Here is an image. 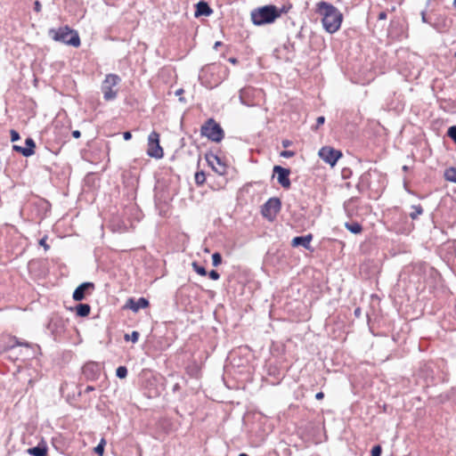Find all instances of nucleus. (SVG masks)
Segmentation results:
<instances>
[{"label": "nucleus", "instance_id": "cd10ccee", "mask_svg": "<svg viewBox=\"0 0 456 456\" xmlns=\"http://www.w3.org/2000/svg\"><path fill=\"white\" fill-rule=\"evenodd\" d=\"M381 454V447L379 445H376L371 450L370 456H380Z\"/></svg>", "mask_w": 456, "mask_h": 456}, {"label": "nucleus", "instance_id": "bb28decb", "mask_svg": "<svg viewBox=\"0 0 456 456\" xmlns=\"http://www.w3.org/2000/svg\"><path fill=\"white\" fill-rule=\"evenodd\" d=\"M447 134L456 142V126H451Z\"/></svg>", "mask_w": 456, "mask_h": 456}, {"label": "nucleus", "instance_id": "6e6552de", "mask_svg": "<svg viewBox=\"0 0 456 456\" xmlns=\"http://www.w3.org/2000/svg\"><path fill=\"white\" fill-rule=\"evenodd\" d=\"M320 158L331 167L335 166L339 158L342 157V153L330 147H322L319 151Z\"/></svg>", "mask_w": 456, "mask_h": 456}, {"label": "nucleus", "instance_id": "ea45409f", "mask_svg": "<svg viewBox=\"0 0 456 456\" xmlns=\"http://www.w3.org/2000/svg\"><path fill=\"white\" fill-rule=\"evenodd\" d=\"M183 93V89L180 88L175 91V95L180 96Z\"/></svg>", "mask_w": 456, "mask_h": 456}, {"label": "nucleus", "instance_id": "ddd939ff", "mask_svg": "<svg viewBox=\"0 0 456 456\" xmlns=\"http://www.w3.org/2000/svg\"><path fill=\"white\" fill-rule=\"evenodd\" d=\"M312 239V234H307L305 236H297L292 239L291 245L293 247L302 246L303 248L308 249L310 248V242Z\"/></svg>", "mask_w": 456, "mask_h": 456}, {"label": "nucleus", "instance_id": "72a5a7b5", "mask_svg": "<svg viewBox=\"0 0 456 456\" xmlns=\"http://www.w3.org/2000/svg\"><path fill=\"white\" fill-rule=\"evenodd\" d=\"M35 11L39 12L41 11V4L39 1H36L35 2V7H34Z\"/></svg>", "mask_w": 456, "mask_h": 456}, {"label": "nucleus", "instance_id": "dca6fc26", "mask_svg": "<svg viewBox=\"0 0 456 456\" xmlns=\"http://www.w3.org/2000/svg\"><path fill=\"white\" fill-rule=\"evenodd\" d=\"M345 226L349 232H351L354 234H358L362 230V225L357 222L346 223Z\"/></svg>", "mask_w": 456, "mask_h": 456}, {"label": "nucleus", "instance_id": "c03bdc74", "mask_svg": "<svg viewBox=\"0 0 456 456\" xmlns=\"http://www.w3.org/2000/svg\"><path fill=\"white\" fill-rule=\"evenodd\" d=\"M359 313H360V309H359V308H357V309L354 311V314H355L356 315H358V314H359Z\"/></svg>", "mask_w": 456, "mask_h": 456}, {"label": "nucleus", "instance_id": "f257e3e1", "mask_svg": "<svg viewBox=\"0 0 456 456\" xmlns=\"http://www.w3.org/2000/svg\"><path fill=\"white\" fill-rule=\"evenodd\" d=\"M317 12L322 15V26L328 33L333 34L339 29L343 16L335 6L327 2H320Z\"/></svg>", "mask_w": 456, "mask_h": 456}, {"label": "nucleus", "instance_id": "2f4dec72", "mask_svg": "<svg viewBox=\"0 0 456 456\" xmlns=\"http://www.w3.org/2000/svg\"><path fill=\"white\" fill-rule=\"evenodd\" d=\"M325 121V118L321 116V117H318L317 119H316V128H318V126H320L321 125H322Z\"/></svg>", "mask_w": 456, "mask_h": 456}, {"label": "nucleus", "instance_id": "393cba45", "mask_svg": "<svg viewBox=\"0 0 456 456\" xmlns=\"http://www.w3.org/2000/svg\"><path fill=\"white\" fill-rule=\"evenodd\" d=\"M222 263V256L220 253L216 252L212 255V264L214 266H218Z\"/></svg>", "mask_w": 456, "mask_h": 456}, {"label": "nucleus", "instance_id": "1a4fd4ad", "mask_svg": "<svg viewBox=\"0 0 456 456\" xmlns=\"http://www.w3.org/2000/svg\"><path fill=\"white\" fill-rule=\"evenodd\" d=\"M273 174L277 175V181L283 188L289 189L290 187L289 169L281 166H274Z\"/></svg>", "mask_w": 456, "mask_h": 456}, {"label": "nucleus", "instance_id": "49530a36", "mask_svg": "<svg viewBox=\"0 0 456 456\" xmlns=\"http://www.w3.org/2000/svg\"><path fill=\"white\" fill-rule=\"evenodd\" d=\"M180 102H184V99L183 97L179 98Z\"/></svg>", "mask_w": 456, "mask_h": 456}, {"label": "nucleus", "instance_id": "20e7f679", "mask_svg": "<svg viewBox=\"0 0 456 456\" xmlns=\"http://www.w3.org/2000/svg\"><path fill=\"white\" fill-rule=\"evenodd\" d=\"M201 134L212 142H219L224 138V130L213 118H209L200 129Z\"/></svg>", "mask_w": 456, "mask_h": 456}, {"label": "nucleus", "instance_id": "37998d69", "mask_svg": "<svg viewBox=\"0 0 456 456\" xmlns=\"http://www.w3.org/2000/svg\"><path fill=\"white\" fill-rule=\"evenodd\" d=\"M220 45H221V42H216V43L215 44V48H217Z\"/></svg>", "mask_w": 456, "mask_h": 456}, {"label": "nucleus", "instance_id": "4c0bfd02", "mask_svg": "<svg viewBox=\"0 0 456 456\" xmlns=\"http://www.w3.org/2000/svg\"><path fill=\"white\" fill-rule=\"evenodd\" d=\"M16 345H17V346H20L29 347V344H28V343H22V342H19V341H17V342H16Z\"/></svg>", "mask_w": 456, "mask_h": 456}, {"label": "nucleus", "instance_id": "a878e982", "mask_svg": "<svg viewBox=\"0 0 456 456\" xmlns=\"http://www.w3.org/2000/svg\"><path fill=\"white\" fill-rule=\"evenodd\" d=\"M213 159H214V160H216V161L219 164V166H220V168H216V167H213V168L215 169V171H216V172H217V173H218V174H220V175L224 174V169H225V167H224V165H222V164H221V160H220V159H219V158H217L216 156H214V157H213Z\"/></svg>", "mask_w": 456, "mask_h": 456}, {"label": "nucleus", "instance_id": "b1692460", "mask_svg": "<svg viewBox=\"0 0 456 456\" xmlns=\"http://www.w3.org/2000/svg\"><path fill=\"white\" fill-rule=\"evenodd\" d=\"M116 375L119 379H125L127 375V369L125 366H119L116 370Z\"/></svg>", "mask_w": 456, "mask_h": 456}, {"label": "nucleus", "instance_id": "c756f323", "mask_svg": "<svg viewBox=\"0 0 456 456\" xmlns=\"http://www.w3.org/2000/svg\"><path fill=\"white\" fill-rule=\"evenodd\" d=\"M208 276H209L210 279H212L214 281H216V280H218L220 278L219 273L216 271H215V270L210 271L209 273H208Z\"/></svg>", "mask_w": 456, "mask_h": 456}, {"label": "nucleus", "instance_id": "aec40b11", "mask_svg": "<svg viewBox=\"0 0 456 456\" xmlns=\"http://www.w3.org/2000/svg\"><path fill=\"white\" fill-rule=\"evenodd\" d=\"M124 339L126 341H132L133 343H136L139 339V332L138 331H133L130 335L126 334L124 337Z\"/></svg>", "mask_w": 456, "mask_h": 456}, {"label": "nucleus", "instance_id": "f3484780", "mask_svg": "<svg viewBox=\"0 0 456 456\" xmlns=\"http://www.w3.org/2000/svg\"><path fill=\"white\" fill-rule=\"evenodd\" d=\"M411 209V211L409 213V216L412 220L417 219L423 213V208L420 205H412Z\"/></svg>", "mask_w": 456, "mask_h": 456}, {"label": "nucleus", "instance_id": "58836bf2", "mask_svg": "<svg viewBox=\"0 0 456 456\" xmlns=\"http://www.w3.org/2000/svg\"><path fill=\"white\" fill-rule=\"evenodd\" d=\"M94 387H92V386H88V387H86L85 392H86V393H88V392H91V391H94Z\"/></svg>", "mask_w": 456, "mask_h": 456}, {"label": "nucleus", "instance_id": "a18cd8bd", "mask_svg": "<svg viewBox=\"0 0 456 456\" xmlns=\"http://www.w3.org/2000/svg\"><path fill=\"white\" fill-rule=\"evenodd\" d=\"M239 456H248V455L246 453H240Z\"/></svg>", "mask_w": 456, "mask_h": 456}, {"label": "nucleus", "instance_id": "4468645a", "mask_svg": "<svg viewBox=\"0 0 456 456\" xmlns=\"http://www.w3.org/2000/svg\"><path fill=\"white\" fill-rule=\"evenodd\" d=\"M197 9L195 12V16L199 17L201 15L208 16L212 13V10L209 5L206 2H199L196 5Z\"/></svg>", "mask_w": 456, "mask_h": 456}, {"label": "nucleus", "instance_id": "7c9ffc66", "mask_svg": "<svg viewBox=\"0 0 456 456\" xmlns=\"http://www.w3.org/2000/svg\"><path fill=\"white\" fill-rule=\"evenodd\" d=\"M39 244L44 247L45 250H48L49 249V245L46 243V237H44L42 238L40 240H39Z\"/></svg>", "mask_w": 456, "mask_h": 456}, {"label": "nucleus", "instance_id": "e433bc0d", "mask_svg": "<svg viewBox=\"0 0 456 456\" xmlns=\"http://www.w3.org/2000/svg\"><path fill=\"white\" fill-rule=\"evenodd\" d=\"M324 397V394L322 392H318L316 395H315V398L317 400H322V398Z\"/></svg>", "mask_w": 456, "mask_h": 456}, {"label": "nucleus", "instance_id": "4be33fe9", "mask_svg": "<svg viewBox=\"0 0 456 456\" xmlns=\"http://www.w3.org/2000/svg\"><path fill=\"white\" fill-rule=\"evenodd\" d=\"M106 444V441L104 438H102L98 445L94 448V452L99 454L100 456H102L104 452V446Z\"/></svg>", "mask_w": 456, "mask_h": 456}, {"label": "nucleus", "instance_id": "0eeeda50", "mask_svg": "<svg viewBox=\"0 0 456 456\" xmlns=\"http://www.w3.org/2000/svg\"><path fill=\"white\" fill-rule=\"evenodd\" d=\"M281 205L278 198L269 199L262 208V215L270 221L273 220L281 209Z\"/></svg>", "mask_w": 456, "mask_h": 456}, {"label": "nucleus", "instance_id": "79ce46f5", "mask_svg": "<svg viewBox=\"0 0 456 456\" xmlns=\"http://www.w3.org/2000/svg\"><path fill=\"white\" fill-rule=\"evenodd\" d=\"M385 18H386V13L381 12V13L379 14V19H385Z\"/></svg>", "mask_w": 456, "mask_h": 456}, {"label": "nucleus", "instance_id": "7ed1b4c3", "mask_svg": "<svg viewBox=\"0 0 456 456\" xmlns=\"http://www.w3.org/2000/svg\"><path fill=\"white\" fill-rule=\"evenodd\" d=\"M49 33L54 41L61 42L75 47L80 45L78 34L68 27L60 28L59 29H51Z\"/></svg>", "mask_w": 456, "mask_h": 456}, {"label": "nucleus", "instance_id": "a19ab883", "mask_svg": "<svg viewBox=\"0 0 456 456\" xmlns=\"http://www.w3.org/2000/svg\"><path fill=\"white\" fill-rule=\"evenodd\" d=\"M421 17H422L423 22H427L425 12H421Z\"/></svg>", "mask_w": 456, "mask_h": 456}, {"label": "nucleus", "instance_id": "c9c22d12", "mask_svg": "<svg viewBox=\"0 0 456 456\" xmlns=\"http://www.w3.org/2000/svg\"><path fill=\"white\" fill-rule=\"evenodd\" d=\"M72 136L76 139L79 138L81 136V134L78 130H75L72 132Z\"/></svg>", "mask_w": 456, "mask_h": 456}, {"label": "nucleus", "instance_id": "412c9836", "mask_svg": "<svg viewBox=\"0 0 456 456\" xmlns=\"http://www.w3.org/2000/svg\"><path fill=\"white\" fill-rule=\"evenodd\" d=\"M206 181V176H205V173L200 171V172H197L195 174V183L198 184V185H201L205 183Z\"/></svg>", "mask_w": 456, "mask_h": 456}, {"label": "nucleus", "instance_id": "f03ea898", "mask_svg": "<svg viewBox=\"0 0 456 456\" xmlns=\"http://www.w3.org/2000/svg\"><path fill=\"white\" fill-rule=\"evenodd\" d=\"M281 12L282 10H279L275 5H265L254 9L250 17L255 25L261 26L273 22L281 16Z\"/></svg>", "mask_w": 456, "mask_h": 456}, {"label": "nucleus", "instance_id": "473e14b6", "mask_svg": "<svg viewBox=\"0 0 456 456\" xmlns=\"http://www.w3.org/2000/svg\"><path fill=\"white\" fill-rule=\"evenodd\" d=\"M281 155L285 158H290V157L294 156V152L290 151H286L281 152Z\"/></svg>", "mask_w": 456, "mask_h": 456}, {"label": "nucleus", "instance_id": "39448f33", "mask_svg": "<svg viewBox=\"0 0 456 456\" xmlns=\"http://www.w3.org/2000/svg\"><path fill=\"white\" fill-rule=\"evenodd\" d=\"M120 78L118 76L114 74H109L106 76L102 85V91L103 98L106 101H111L117 97V90L114 87L119 83Z\"/></svg>", "mask_w": 456, "mask_h": 456}, {"label": "nucleus", "instance_id": "a211bd4d", "mask_svg": "<svg viewBox=\"0 0 456 456\" xmlns=\"http://www.w3.org/2000/svg\"><path fill=\"white\" fill-rule=\"evenodd\" d=\"M28 453L33 456H45L46 454L45 447L36 446L27 450Z\"/></svg>", "mask_w": 456, "mask_h": 456}, {"label": "nucleus", "instance_id": "c85d7f7f", "mask_svg": "<svg viewBox=\"0 0 456 456\" xmlns=\"http://www.w3.org/2000/svg\"><path fill=\"white\" fill-rule=\"evenodd\" d=\"M10 134H11V141L12 142H15V141H18L20 139V134H19V133L17 131L11 130Z\"/></svg>", "mask_w": 456, "mask_h": 456}, {"label": "nucleus", "instance_id": "f8f14e48", "mask_svg": "<svg viewBox=\"0 0 456 456\" xmlns=\"http://www.w3.org/2000/svg\"><path fill=\"white\" fill-rule=\"evenodd\" d=\"M89 288H94V283L84 282L80 284L73 292V299L75 301H81L85 298L86 290Z\"/></svg>", "mask_w": 456, "mask_h": 456}, {"label": "nucleus", "instance_id": "423d86ee", "mask_svg": "<svg viewBox=\"0 0 456 456\" xmlns=\"http://www.w3.org/2000/svg\"><path fill=\"white\" fill-rule=\"evenodd\" d=\"M147 154L154 159H159L164 156L162 147L159 145V134L153 131L148 136Z\"/></svg>", "mask_w": 456, "mask_h": 456}, {"label": "nucleus", "instance_id": "5701e85b", "mask_svg": "<svg viewBox=\"0 0 456 456\" xmlns=\"http://www.w3.org/2000/svg\"><path fill=\"white\" fill-rule=\"evenodd\" d=\"M193 270L200 275L205 276L207 274V271L203 266L199 265L196 262L192 263Z\"/></svg>", "mask_w": 456, "mask_h": 456}, {"label": "nucleus", "instance_id": "6ab92c4d", "mask_svg": "<svg viewBox=\"0 0 456 456\" xmlns=\"http://www.w3.org/2000/svg\"><path fill=\"white\" fill-rule=\"evenodd\" d=\"M444 177L447 181L456 183V167H450L445 170Z\"/></svg>", "mask_w": 456, "mask_h": 456}, {"label": "nucleus", "instance_id": "de8ad7c7", "mask_svg": "<svg viewBox=\"0 0 456 456\" xmlns=\"http://www.w3.org/2000/svg\"><path fill=\"white\" fill-rule=\"evenodd\" d=\"M454 56L456 57V53H454Z\"/></svg>", "mask_w": 456, "mask_h": 456}, {"label": "nucleus", "instance_id": "9d476101", "mask_svg": "<svg viewBox=\"0 0 456 456\" xmlns=\"http://www.w3.org/2000/svg\"><path fill=\"white\" fill-rule=\"evenodd\" d=\"M149 305V301L145 297H140L134 299L133 297L128 298L125 308L132 310L134 313H137L140 309L146 308Z\"/></svg>", "mask_w": 456, "mask_h": 456}, {"label": "nucleus", "instance_id": "2eb2a0df", "mask_svg": "<svg viewBox=\"0 0 456 456\" xmlns=\"http://www.w3.org/2000/svg\"><path fill=\"white\" fill-rule=\"evenodd\" d=\"M77 314L81 317H86L90 314L91 307L87 304H79L77 307Z\"/></svg>", "mask_w": 456, "mask_h": 456}, {"label": "nucleus", "instance_id": "f704fd0d", "mask_svg": "<svg viewBox=\"0 0 456 456\" xmlns=\"http://www.w3.org/2000/svg\"><path fill=\"white\" fill-rule=\"evenodd\" d=\"M123 137H124V139H125L126 141H128V140H130V139H131L132 134H131V133H130V132H125V133L123 134Z\"/></svg>", "mask_w": 456, "mask_h": 456}, {"label": "nucleus", "instance_id": "9b49d317", "mask_svg": "<svg viewBox=\"0 0 456 456\" xmlns=\"http://www.w3.org/2000/svg\"><path fill=\"white\" fill-rule=\"evenodd\" d=\"M13 150L24 157L32 156L35 153L36 143L32 138H27L25 141V147L13 145Z\"/></svg>", "mask_w": 456, "mask_h": 456}]
</instances>
